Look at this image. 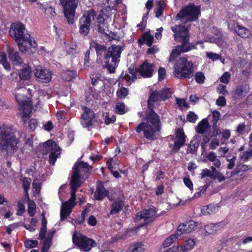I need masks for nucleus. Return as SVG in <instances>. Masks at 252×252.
<instances>
[{
    "label": "nucleus",
    "mask_w": 252,
    "mask_h": 252,
    "mask_svg": "<svg viewBox=\"0 0 252 252\" xmlns=\"http://www.w3.org/2000/svg\"><path fill=\"white\" fill-rule=\"evenodd\" d=\"M171 96L169 89L155 91L151 94L148 100L149 111L146 112V122L143 121L135 128L136 131L139 133L144 132V137L150 140L157 139L158 132L160 130V122L159 116L153 111L154 103L158 100H164Z\"/></svg>",
    "instance_id": "f257e3e1"
},
{
    "label": "nucleus",
    "mask_w": 252,
    "mask_h": 252,
    "mask_svg": "<svg viewBox=\"0 0 252 252\" xmlns=\"http://www.w3.org/2000/svg\"><path fill=\"white\" fill-rule=\"evenodd\" d=\"M90 47L95 49L98 56L104 55V65L110 73L115 72L116 64L120 62L119 58L124 50L123 46L113 45L107 49L104 45L93 41L90 43Z\"/></svg>",
    "instance_id": "f03ea898"
},
{
    "label": "nucleus",
    "mask_w": 252,
    "mask_h": 252,
    "mask_svg": "<svg viewBox=\"0 0 252 252\" xmlns=\"http://www.w3.org/2000/svg\"><path fill=\"white\" fill-rule=\"evenodd\" d=\"M15 129L3 125L0 126V151L8 156L17 151L18 139L15 135Z\"/></svg>",
    "instance_id": "7ed1b4c3"
},
{
    "label": "nucleus",
    "mask_w": 252,
    "mask_h": 252,
    "mask_svg": "<svg viewBox=\"0 0 252 252\" xmlns=\"http://www.w3.org/2000/svg\"><path fill=\"white\" fill-rule=\"evenodd\" d=\"M81 178L76 173H73L71 176V180L70 182L71 185V197L67 201L63 203L61 210V220H63L71 212L72 208L75 206L76 202V192L77 189L81 185L82 181L79 180Z\"/></svg>",
    "instance_id": "20e7f679"
},
{
    "label": "nucleus",
    "mask_w": 252,
    "mask_h": 252,
    "mask_svg": "<svg viewBox=\"0 0 252 252\" xmlns=\"http://www.w3.org/2000/svg\"><path fill=\"white\" fill-rule=\"evenodd\" d=\"M27 92L25 88L22 87L19 88L15 94V98L20 106L19 109L23 111L22 119L24 124L31 117L32 110V104L27 97Z\"/></svg>",
    "instance_id": "39448f33"
},
{
    "label": "nucleus",
    "mask_w": 252,
    "mask_h": 252,
    "mask_svg": "<svg viewBox=\"0 0 252 252\" xmlns=\"http://www.w3.org/2000/svg\"><path fill=\"white\" fill-rule=\"evenodd\" d=\"M192 63L185 58H180L174 65V75L180 79L191 78L193 73Z\"/></svg>",
    "instance_id": "423d86ee"
},
{
    "label": "nucleus",
    "mask_w": 252,
    "mask_h": 252,
    "mask_svg": "<svg viewBox=\"0 0 252 252\" xmlns=\"http://www.w3.org/2000/svg\"><path fill=\"white\" fill-rule=\"evenodd\" d=\"M24 32H9L11 36L17 43L20 51L23 53H29L31 47H36L37 44L35 40L32 41L31 35Z\"/></svg>",
    "instance_id": "0eeeda50"
},
{
    "label": "nucleus",
    "mask_w": 252,
    "mask_h": 252,
    "mask_svg": "<svg viewBox=\"0 0 252 252\" xmlns=\"http://www.w3.org/2000/svg\"><path fill=\"white\" fill-rule=\"evenodd\" d=\"M200 12L199 8L193 3H190L188 6L182 8L177 14L176 19L181 20L182 22L195 21L198 19Z\"/></svg>",
    "instance_id": "6e6552de"
},
{
    "label": "nucleus",
    "mask_w": 252,
    "mask_h": 252,
    "mask_svg": "<svg viewBox=\"0 0 252 252\" xmlns=\"http://www.w3.org/2000/svg\"><path fill=\"white\" fill-rule=\"evenodd\" d=\"M78 1L79 0H60L64 16L69 24L74 22L75 9Z\"/></svg>",
    "instance_id": "1a4fd4ad"
},
{
    "label": "nucleus",
    "mask_w": 252,
    "mask_h": 252,
    "mask_svg": "<svg viewBox=\"0 0 252 252\" xmlns=\"http://www.w3.org/2000/svg\"><path fill=\"white\" fill-rule=\"evenodd\" d=\"M111 11V8L107 7L105 9H103L101 11L100 14L97 18V22L96 24H94V26L92 27L91 30L98 31V32H105L108 30V25L106 18H109L110 16V12Z\"/></svg>",
    "instance_id": "9d476101"
},
{
    "label": "nucleus",
    "mask_w": 252,
    "mask_h": 252,
    "mask_svg": "<svg viewBox=\"0 0 252 252\" xmlns=\"http://www.w3.org/2000/svg\"><path fill=\"white\" fill-rule=\"evenodd\" d=\"M73 243L85 252L89 251L95 243L94 240L75 231L72 236Z\"/></svg>",
    "instance_id": "9b49d317"
},
{
    "label": "nucleus",
    "mask_w": 252,
    "mask_h": 252,
    "mask_svg": "<svg viewBox=\"0 0 252 252\" xmlns=\"http://www.w3.org/2000/svg\"><path fill=\"white\" fill-rule=\"evenodd\" d=\"M96 13L93 9H91L86 11L83 16L80 19V29L81 32H86L91 31L94 24L92 22L94 21Z\"/></svg>",
    "instance_id": "f8f14e48"
},
{
    "label": "nucleus",
    "mask_w": 252,
    "mask_h": 252,
    "mask_svg": "<svg viewBox=\"0 0 252 252\" xmlns=\"http://www.w3.org/2000/svg\"><path fill=\"white\" fill-rule=\"evenodd\" d=\"M91 169V166L88 164L83 161H80L75 164L74 167L73 168V173H76L77 175L81 178L86 179L90 174Z\"/></svg>",
    "instance_id": "ddd939ff"
},
{
    "label": "nucleus",
    "mask_w": 252,
    "mask_h": 252,
    "mask_svg": "<svg viewBox=\"0 0 252 252\" xmlns=\"http://www.w3.org/2000/svg\"><path fill=\"white\" fill-rule=\"evenodd\" d=\"M83 110L84 113L81 115V123L85 127H90L95 121L94 113L91 109L85 106L83 107Z\"/></svg>",
    "instance_id": "4468645a"
},
{
    "label": "nucleus",
    "mask_w": 252,
    "mask_h": 252,
    "mask_svg": "<svg viewBox=\"0 0 252 252\" xmlns=\"http://www.w3.org/2000/svg\"><path fill=\"white\" fill-rule=\"evenodd\" d=\"M52 74L51 71L49 69L42 68H36L34 73L37 81L43 83L49 82L51 80Z\"/></svg>",
    "instance_id": "2eb2a0df"
},
{
    "label": "nucleus",
    "mask_w": 252,
    "mask_h": 252,
    "mask_svg": "<svg viewBox=\"0 0 252 252\" xmlns=\"http://www.w3.org/2000/svg\"><path fill=\"white\" fill-rule=\"evenodd\" d=\"M154 64L149 63L147 61H145L137 69V71L143 77H151L154 71Z\"/></svg>",
    "instance_id": "dca6fc26"
},
{
    "label": "nucleus",
    "mask_w": 252,
    "mask_h": 252,
    "mask_svg": "<svg viewBox=\"0 0 252 252\" xmlns=\"http://www.w3.org/2000/svg\"><path fill=\"white\" fill-rule=\"evenodd\" d=\"M185 137L183 129L180 128L178 129L176 133L174 144L173 146L171 153H177L179 151L180 148L185 144Z\"/></svg>",
    "instance_id": "f3484780"
},
{
    "label": "nucleus",
    "mask_w": 252,
    "mask_h": 252,
    "mask_svg": "<svg viewBox=\"0 0 252 252\" xmlns=\"http://www.w3.org/2000/svg\"><path fill=\"white\" fill-rule=\"evenodd\" d=\"M156 212L157 211L153 208L145 210L142 213H140V215H137L136 219L137 220L144 219L145 223L147 224L154 220L157 217L156 216Z\"/></svg>",
    "instance_id": "a211bd4d"
},
{
    "label": "nucleus",
    "mask_w": 252,
    "mask_h": 252,
    "mask_svg": "<svg viewBox=\"0 0 252 252\" xmlns=\"http://www.w3.org/2000/svg\"><path fill=\"white\" fill-rule=\"evenodd\" d=\"M197 223L193 220H189L179 225L177 232L179 236L182 234H188L191 232L197 226Z\"/></svg>",
    "instance_id": "6ab92c4d"
},
{
    "label": "nucleus",
    "mask_w": 252,
    "mask_h": 252,
    "mask_svg": "<svg viewBox=\"0 0 252 252\" xmlns=\"http://www.w3.org/2000/svg\"><path fill=\"white\" fill-rule=\"evenodd\" d=\"M189 32H175L174 34L175 41L177 42H181L182 44L181 46L186 47H192L191 43H188L189 41Z\"/></svg>",
    "instance_id": "aec40b11"
},
{
    "label": "nucleus",
    "mask_w": 252,
    "mask_h": 252,
    "mask_svg": "<svg viewBox=\"0 0 252 252\" xmlns=\"http://www.w3.org/2000/svg\"><path fill=\"white\" fill-rule=\"evenodd\" d=\"M192 47H186V46H178L176 49H173L172 51V52L170 54L169 61L170 62H173L175 59L180 55L181 52H188L189 50L194 49L195 48V46L194 45H191Z\"/></svg>",
    "instance_id": "412c9836"
},
{
    "label": "nucleus",
    "mask_w": 252,
    "mask_h": 252,
    "mask_svg": "<svg viewBox=\"0 0 252 252\" xmlns=\"http://www.w3.org/2000/svg\"><path fill=\"white\" fill-rule=\"evenodd\" d=\"M108 193V191L104 187L102 183L97 181L96 190L94 194V198L98 200H102Z\"/></svg>",
    "instance_id": "4be33fe9"
},
{
    "label": "nucleus",
    "mask_w": 252,
    "mask_h": 252,
    "mask_svg": "<svg viewBox=\"0 0 252 252\" xmlns=\"http://www.w3.org/2000/svg\"><path fill=\"white\" fill-rule=\"evenodd\" d=\"M8 57L16 65H21L23 63V60L19 56V53L13 48L8 50Z\"/></svg>",
    "instance_id": "5701e85b"
},
{
    "label": "nucleus",
    "mask_w": 252,
    "mask_h": 252,
    "mask_svg": "<svg viewBox=\"0 0 252 252\" xmlns=\"http://www.w3.org/2000/svg\"><path fill=\"white\" fill-rule=\"evenodd\" d=\"M250 87L247 84H243L237 87L235 91V96L237 98H242L245 96L250 92Z\"/></svg>",
    "instance_id": "b1692460"
},
{
    "label": "nucleus",
    "mask_w": 252,
    "mask_h": 252,
    "mask_svg": "<svg viewBox=\"0 0 252 252\" xmlns=\"http://www.w3.org/2000/svg\"><path fill=\"white\" fill-rule=\"evenodd\" d=\"M58 146L55 142L52 140L46 141L42 146L41 151L43 154L47 155L49 152L51 153L57 150Z\"/></svg>",
    "instance_id": "393cba45"
},
{
    "label": "nucleus",
    "mask_w": 252,
    "mask_h": 252,
    "mask_svg": "<svg viewBox=\"0 0 252 252\" xmlns=\"http://www.w3.org/2000/svg\"><path fill=\"white\" fill-rule=\"evenodd\" d=\"M31 69L28 64H25L18 73V75L21 80H29L31 77Z\"/></svg>",
    "instance_id": "a878e982"
},
{
    "label": "nucleus",
    "mask_w": 252,
    "mask_h": 252,
    "mask_svg": "<svg viewBox=\"0 0 252 252\" xmlns=\"http://www.w3.org/2000/svg\"><path fill=\"white\" fill-rule=\"evenodd\" d=\"M150 32H144L141 35L138 40V43L140 44H147L148 46L150 47L153 42L154 37L150 34Z\"/></svg>",
    "instance_id": "bb28decb"
},
{
    "label": "nucleus",
    "mask_w": 252,
    "mask_h": 252,
    "mask_svg": "<svg viewBox=\"0 0 252 252\" xmlns=\"http://www.w3.org/2000/svg\"><path fill=\"white\" fill-rule=\"evenodd\" d=\"M210 126L209 125L208 121L206 119H203L195 127L196 131L198 133H206L207 129H209Z\"/></svg>",
    "instance_id": "cd10ccee"
},
{
    "label": "nucleus",
    "mask_w": 252,
    "mask_h": 252,
    "mask_svg": "<svg viewBox=\"0 0 252 252\" xmlns=\"http://www.w3.org/2000/svg\"><path fill=\"white\" fill-rule=\"evenodd\" d=\"M62 78L66 81H70L72 79L75 78L76 76V72L74 70H66L62 73Z\"/></svg>",
    "instance_id": "c85d7f7f"
},
{
    "label": "nucleus",
    "mask_w": 252,
    "mask_h": 252,
    "mask_svg": "<svg viewBox=\"0 0 252 252\" xmlns=\"http://www.w3.org/2000/svg\"><path fill=\"white\" fill-rule=\"evenodd\" d=\"M124 203L122 201H115L111 206L112 209L110 214L111 215L118 213L122 209Z\"/></svg>",
    "instance_id": "c756f323"
},
{
    "label": "nucleus",
    "mask_w": 252,
    "mask_h": 252,
    "mask_svg": "<svg viewBox=\"0 0 252 252\" xmlns=\"http://www.w3.org/2000/svg\"><path fill=\"white\" fill-rule=\"evenodd\" d=\"M195 245L193 239L187 240L183 246L180 247V252H188L191 250Z\"/></svg>",
    "instance_id": "7c9ffc66"
},
{
    "label": "nucleus",
    "mask_w": 252,
    "mask_h": 252,
    "mask_svg": "<svg viewBox=\"0 0 252 252\" xmlns=\"http://www.w3.org/2000/svg\"><path fill=\"white\" fill-rule=\"evenodd\" d=\"M55 233V231L53 232L51 236H48L44 240L43 247L41 249L42 252H48L49 248L51 247L52 243L53 235Z\"/></svg>",
    "instance_id": "2f4dec72"
},
{
    "label": "nucleus",
    "mask_w": 252,
    "mask_h": 252,
    "mask_svg": "<svg viewBox=\"0 0 252 252\" xmlns=\"http://www.w3.org/2000/svg\"><path fill=\"white\" fill-rule=\"evenodd\" d=\"M249 169V167L247 165L243 164L242 163L237 164L234 171H232L229 176L227 175V177H230L233 175L238 173L241 172H245Z\"/></svg>",
    "instance_id": "473e14b6"
},
{
    "label": "nucleus",
    "mask_w": 252,
    "mask_h": 252,
    "mask_svg": "<svg viewBox=\"0 0 252 252\" xmlns=\"http://www.w3.org/2000/svg\"><path fill=\"white\" fill-rule=\"evenodd\" d=\"M186 22H184L183 24H180L177 28L176 30H178L179 32H189V30H192L191 28V24L190 22L186 21Z\"/></svg>",
    "instance_id": "72a5a7b5"
},
{
    "label": "nucleus",
    "mask_w": 252,
    "mask_h": 252,
    "mask_svg": "<svg viewBox=\"0 0 252 252\" xmlns=\"http://www.w3.org/2000/svg\"><path fill=\"white\" fill-rule=\"evenodd\" d=\"M10 29L11 30L9 32H11V30H12L13 32H23L25 29L24 24L20 22L11 24Z\"/></svg>",
    "instance_id": "f704fd0d"
},
{
    "label": "nucleus",
    "mask_w": 252,
    "mask_h": 252,
    "mask_svg": "<svg viewBox=\"0 0 252 252\" xmlns=\"http://www.w3.org/2000/svg\"><path fill=\"white\" fill-rule=\"evenodd\" d=\"M60 155V148L58 147L57 150L50 153L49 155V162L51 164L54 165L58 156Z\"/></svg>",
    "instance_id": "c9c22d12"
},
{
    "label": "nucleus",
    "mask_w": 252,
    "mask_h": 252,
    "mask_svg": "<svg viewBox=\"0 0 252 252\" xmlns=\"http://www.w3.org/2000/svg\"><path fill=\"white\" fill-rule=\"evenodd\" d=\"M145 248L144 245L141 243H137L131 246L129 248V251L131 252H142Z\"/></svg>",
    "instance_id": "e433bc0d"
},
{
    "label": "nucleus",
    "mask_w": 252,
    "mask_h": 252,
    "mask_svg": "<svg viewBox=\"0 0 252 252\" xmlns=\"http://www.w3.org/2000/svg\"><path fill=\"white\" fill-rule=\"evenodd\" d=\"M218 226V224L217 223H211L205 225V230L207 234L210 235L215 233L216 232Z\"/></svg>",
    "instance_id": "4c0bfd02"
},
{
    "label": "nucleus",
    "mask_w": 252,
    "mask_h": 252,
    "mask_svg": "<svg viewBox=\"0 0 252 252\" xmlns=\"http://www.w3.org/2000/svg\"><path fill=\"white\" fill-rule=\"evenodd\" d=\"M179 236V233L176 232L175 234L171 235L168 237L163 243V246L164 248L169 247L173 241L174 239L178 238Z\"/></svg>",
    "instance_id": "58836bf2"
},
{
    "label": "nucleus",
    "mask_w": 252,
    "mask_h": 252,
    "mask_svg": "<svg viewBox=\"0 0 252 252\" xmlns=\"http://www.w3.org/2000/svg\"><path fill=\"white\" fill-rule=\"evenodd\" d=\"M216 209L215 207L209 205L206 207H204L202 209L201 211L204 215H206L215 213L216 212Z\"/></svg>",
    "instance_id": "ea45409f"
},
{
    "label": "nucleus",
    "mask_w": 252,
    "mask_h": 252,
    "mask_svg": "<svg viewBox=\"0 0 252 252\" xmlns=\"http://www.w3.org/2000/svg\"><path fill=\"white\" fill-rule=\"evenodd\" d=\"M164 7V3H162L160 1H159L158 2V6L157 9L155 11L156 17L159 18V17L162 16Z\"/></svg>",
    "instance_id": "a19ab883"
},
{
    "label": "nucleus",
    "mask_w": 252,
    "mask_h": 252,
    "mask_svg": "<svg viewBox=\"0 0 252 252\" xmlns=\"http://www.w3.org/2000/svg\"><path fill=\"white\" fill-rule=\"evenodd\" d=\"M28 210L29 215L32 217L35 213V204L33 201H30L28 204Z\"/></svg>",
    "instance_id": "79ce46f5"
},
{
    "label": "nucleus",
    "mask_w": 252,
    "mask_h": 252,
    "mask_svg": "<svg viewBox=\"0 0 252 252\" xmlns=\"http://www.w3.org/2000/svg\"><path fill=\"white\" fill-rule=\"evenodd\" d=\"M38 244V241L32 240H28L24 243L25 246L28 249H31L36 247Z\"/></svg>",
    "instance_id": "37998d69"
},
{
    "label": "nucleus",
    "mask_w": 252,
    "mask_h": 252,
    "mask_svg": "<svg viewBox=\"0 0 252 252\" xmlns=\"http://www.w3.org/2000/svg\"><path fill=\"white\" fill-rule=\"evenodd\" d=\"M205 77L202 72H197L195 75V79L198 84H202L204 82Z\"/></svg>",
    "instance_id": "c03bdc74"
},
{
    "label": "nucleus",
    "mask_w": 252,
    "mask_h": 252,
    "mask_svg": "<svg viewBox=\"0 0 252 252\" xmlns=\"http://www.w3.org/2000/svg\"><path fill=\"white\" fill-rule=\"evenodd\" d=\"M128 93V91L126 88L122 87V88L118 90L117 94L119 97L121 98H124L127 96Z\"/></svg>",
    "instance_id": "a18cd8bd"
},
{
    "label": "nucleus",
    "mask_w": 252,
    "mask_h": 252,
    "mask_svg": "<svg viewBox=\"0 0 252 252\" xmlns=\"http://www.w3.org/2000/svg\"><path fill=\"white\" fill-rule=\"evenodd\" d=\"M104 36L106 39L108 38L109 41L113 40H119L120 38V36L118 35L116 32H109V34L105 32Z\"/></svg>",
    "instance_id": "49530a36"
},
{
    "label": "nucleus",
    "mask_w": 252,
    "mask_h": 252,
    "mask_svg": "<svg viewBox=\"0 0 252 252\" xmlns=\"http://www.w3.org/2000/svg\"><path fill=\"white\" fill-rule=\"evenodd\" d=\"M87 211V209L83 210L81 213L80 218L76 219L75 220H73L74 222L78 224H82L84 222L86 217V212Z\"/></svg>",
    "instance_id": "de8ad7c7"
},
{
    "label": "nucleus",
    "mask_w": 252,
    "mask_h": 252,
    "mask_svg": "<svg viewBox=\"0 0 252 252\" xmlns=\"http://www.w3.org/2000/svg\"><path fill=\"white\" fill-rule=\"evenodd\" d=\"M212 179L214 180H218L219 182H221L225 179V177L220 172H216L215 174H213Z\"/></svg>",
    "instance_id": "09e8293b"
},
{
    "label": "nucleus",
    "mask_w": 252,
    "mask_h": 252,
    "mask_svg": "<svg viewBox=\"0 0 252 252\" xmlns=\"http://www.w3.org/2000/svg\"><path fill=\"white\" fill-rule=\"evenodd\" d=\"M125 106L124 103L118 102L117 103L116 111L119 114H124L125 113Z\"/></svg>",
    "instance_id": "8fccbe9b"
},
{
    "label": "nucleus",
    "mask_w": 252,
    "mask_h": 252,
    "mask_svg": "<svg viewBox=\"0 0 252 252\" xmlns=\"http://www.w3.org/2000/svg\"><path fill=\"white\" fill-rule=\"evenodd\" d=\"M31 179L30 178H24L23 181V187L26 192H27L29 189Z\"/></svg>",
    "instance_id": "3c124183"
},
{
    "label": "nucleus",
    "mask_w": 252,
    "mask_h": 252,
    "mask_svg": "<svg viewBox=\"0 0 252 252\" xmlns=\"http://www.w3.org/2000/svg\"><path fill=\"white\" fill-rule=\"evenodd\" d=\"M230 74L228 72H224L220 78V81L222 83L227 84L230 79Z\"/></svg>",
    "instance_id": "603ef678"
},
{
    "label": "nucleus",
    "mask_w": 252,
    "mask_h": 252,
    "mask_svg": "<svg viewBox=\"0 0 252 252\" xmlns=\"http://www.w3.org/2000/svg\"><path fill=\"white\" fill-rule=\"evenodd\" d=\"M197 115L195 114L194 113L190 112L187 116V120L192 123H194L197 119Z\"/></svg>",
    "instance_id": "864d4df0"
},
{
    "label": "nucleus",
    "mask_w": 252,
    "mask_h": 252,
    "mask_svg": "<svg viewBox=\"0 0 252 252\" xmlns=\"http://www.w3.org/2000/svg\"><path fill=\"white\" fill-rule=\"evenodd\" d=\"M201 175V178L203 179L205 177H209L212 178L213 174H212V171L208 169H203L202 173L200 174Z\"/></svg>",
    "instance_id": "5fc2aeb1"
},
{
    "label": "nucleus",
    "mask_w": 252,
    "mask_h": 252,
    "mask_svg": "<svg viewBox=\"0 0 252 252\" xmlns=\"http://www.w3.org/2000/svg\"><path fill=\"white\" fill-rule=\"evenodd\" d=\"M149 14V11H148L146 13V15H144L143 17L142 21L139 24L137 25V27L140 28V29L141 30H144L146 24V20H147V16Z\"/></svg>",
    "instance_id": "6e6d98bb"
},
{
    "label": "nucleus",
    "mask_w": 252,
    "mask_h": 252,
    "mask_svg": "<svg viewBox=\"0 0 252 252\" xmlns=\"http://www.w3.org/2000/svg\"><path fill=\"white\" fill-rule=\"evenodd\" d=\"M165 74V69L163 67H160L158 69V80L160 81H162L163 79Z\"/></svg>",
    "instance_id": "4d7b16f0"
},
{
    "label": "nucleus",
    "mask_w": 252,
    "mask_h": 252,
    "mask_svg": "<svg viewBox=\"0 0 252 252\" xmlns=\"http://www.w3.org/2000/svg\"><path fill=\"white\" fill-rule=\"evenodd\" d=\"M216 104L220 106H224L226 105V100L224 96H220L217 99Z\"/></svg>",
    "instance_id": "13d9d810"
},
{
    "label": "nucleus",
    "mask_w": 252,
    "mask_h": 252,
    "mask_svg": "<svg viewBox=\"0 0 252 252\" xmlns=\"http://www.w3.org/2000/svg\"><path fill=\"white\" fill-rule=\"evenodd\" d=\"M45 13L47 15H50L51 17H54L56 15L55 9L53 8L52 7L45 8Z\"/></svg>",
    "instance_id": "bf43d9fd"
},
{
    "label": "nucleus",
    "mask_w": 252,
    "mask_h": 252,
    "mask_svg": "<svg viewBox=\"0 0 252 252\" xmlns=\"http://www.w3.org/2000/svg\"><path fill=\"white\" fill-rule=\"evenodd\" d=\"M128 71L130 74H132L131 80L132 82H133L135 79L137 78L136 74V73H138V71H137V69L134 70V68L132 67H130L128 68Z\"/></svg>",
    "instance_id": "052dcab7"
},
{
    "label": "nucleus",
    "mask_w": 252,
    "mask_h": 252,
    "mask_svg": "<svg viewBox=\"0 0 252 252\" xmlns=\"http://www.w3.org/2000/svg\"><path fill=\"white\" fill-rule=\"evenodd\" d=\"M32 187L36 189V192H39L40 189V184L39 181L36 178L33 180L32 184Z\"/></svg>",
    "instance_id": "680f3d73"
},
{
    "label": "nucleus",
    "mask_w": 252,
    "mask_h": 252,
    "mask_svg": "<svg viewBox=\"0 0 252 252\" xmlns=\"http://www.w3.org/2000/svg\"><path fill=\"white\" fill-rule=\"evenodd\" d=\"M37 125V121L34 119H32L29 122V126L31 130H34Z\"/></svg>",
    "instance_id": "e2e57ef3"
},
{
    "label": "nucleus",
    "mask_w": 252,
    "mask_h": 252,
    "mask_svg": "<svg viewBox=\"0 0 252 252\" xmlns=\"http://www.w3.org/2000/svg\"><path fill=\"white\" fill-rule=\"evenodd\" d=\"M220 113L217 110H215L212 112L213 121L215 122H218L219 120L220 117Z\"/></svg>",
    "instance_id": "0e129e2a"
},
{
    "label": "nucleus",
    "mask_w": 252,
    "mask_h": 252,
    "mask_svg": "<svg viewBox=\"0 0 252 252\" xmlns=\"http://www.w3.org/2000/svg\"><path fill=\"white\" fill-rule=\"evenodd\" d=\"M251 157H252V150L244 152L241 158H244V160L246 161Z\"/></svg>",
    "instance_id": "69168bd1"
},
{
    "label": "nucleus",
    "mask_w": 252,
    "mask_h": 252,
    "mask_svg": "<svg viewBox=\"0 0 252 252\" xmlns=\"http://www.w3.org/2000/svg\"><path fill=\"white\" fill-rule=\"evenodd\" d=\"M218 92L220 94H221L223 95L227 94L228 93L227 90L226 89V86L224 85H220L218 87Z\"/></svg>",
    "instance_id": "338daca9"
},
{
    "label": "nucleus",
    "mask_w": 252,
    "mask_h": 252,
    "mask_svg": "<svg viewBox=\"0 0 252 252\" xmlns=\"http://www.w3.org/2000/svg\"><path fill=\"white\" fill-rule=\"evenodd\" d=\"M184 182L186 186L188 187L190 189H193V184L189 178H185L184 179Z\"/></svg>",
    "instance_id": "774afa93"
}]
</instances>
